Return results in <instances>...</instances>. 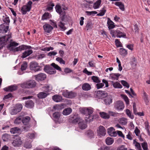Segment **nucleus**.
Returning <instances> with one entry per match:
<instances>
[{"label": "nucleus", "instance_id": "nucleus-1", "mask_svg": "<svg viewBox=\"0 0 150 150\" xmlns=\"http://www.w3.org/2000/svg\"><path fill=\"white\" fill-rule=\"evenodd\" d=\"M19 44L13 41L12 40H10V51L13 52L21 51L22 50L30 49L31 47L30 46H27L25 45H22L18 47H16Z\"/></svg>", "mask_w": 150, "mask_h": 150}, {"label": "nucleus", "instance_id": "nucleus-2", "mask_svg": "<svg viewBox=\"0 0 150 150\" xmlns=\"http://www.w3.org/2000/svg\"><path fill=\"white\" fill-rule=\"evenodd\" d=\"M3 21L4 23L0 25V33H6L8 30L9 19L8 17L6 16H4Z\"/></svg>", "mask_w": 150, "mask_h": 150}, {"label": "nucleus", "instance_id": "nucleus-3", "mask_svg": "<svg viewBox=\"0 0 150 150\" xmlns=\"http://www.w3.org/2000/svg\"><path fill=\"white\" fill-rule=\"evenodd\" d=\"M9 39V34L5 35L4 36L0 37V51L7 44Z\"/></svg>", "mask_w": 150, "mask_h": 150}, {"label": "nucleus", "instance_id": "nucleus-4", "mask_svg": "<svg viewBox=\"0 0 150 150\" xmlns=\"http://www.w3.org/2000/svg\"><path fill=\"white\" fill-rule=\"evenodd\" d=\"M36 85V83L35 81L30 80L24 82L21 85V87L24 88H33L35 87Z\"/></svg>", "mask_w": 150, "mask_h": 150}, {"label": "nucleus", "instance_id": "nucleus-5", "mask_svg": "<svg viewBox=\"0 0 150 150\" xmlns=\"http://www.w3.org/2000/svg\"><path fill=\"white\" fill-rule=\"evenodd\" d=\"M29 68L31 70L35 72L40 71L42 70L41 67L39 65L37 62L35 61H33L30 63Z\"/></svg>", "mask_w": 150, "mask_h": 150}, {"label": "nucleus", "instance_id": "nucleus-6", "mask_svg": "<svg viewBox=\"0 0 150 150\" xmlns=\"http://www.w3.org/2000/svg\"><path fill=\"white\" fill-rule=\"evenodd\" d=\"M33 3L32 1H29L26 5H24L22 7L21 11L23 15H25L26 14L27 11L29 12L30 11L32 8V4Z\"/></svg>", "mask_w": 150, "mask_h": 150}, {"label": "nucleus", "instance_id": "nucleus-7", "mask_svg": "<svg viewBox=\"0 0 150 150\" xmlns=\"http://www.w3.org/2000/svg\"><path fill=\"white\" fill-rule=\"evenodd\" d=\"M81 118L77 114H72L69 116V122L73 124H76L78 123Z\"/></svg>", "mask_w": 150, "mask_h": 150}, {"label": "nucleus", "instance_id": "nucleus-8", "mask_svg": "<svg viewBox=\"0 0 150 150\" xmlns=\"http://www.w3.org/2000/svg\"><path fill=\"white\" fill-rule=\"evenodd\" d=\"M110 34L112 35V37H115V35L116 34L117 36L119 38L121 37L126 38L125 33H122L118 30H110Z\"/></svg>", "mask_w": 150, "mask_h": 150}, {"label": "nucleus", "instance_id": "nucleus-9", "mask_svg": "<svg viewBox=\"0 0 150 150\" xmlns=\"http://www.w3.org/2000/svg\"><path fill=\"white\" fill-rule=\"evenodd\" d=\"M124 105L123 102L121 100H118L114 103V107L116 110H121L124 108Z\"/></svg>", "mask_w": 150, "mask_h": 150}, {"label": "nucleus", "instance_id": "nucleus-10", "mask_svg": "<svg viewBox=\"0 0 150 150\" xmlns=\"http://www.w3.org/2000/svg\"><path fill=\"white\" fill-rule=\"evenodd\" d=\"M44 71L50 74H54L56 73V71L55 69H54L51 66L49 65H46L44 67Z\"/></svg>", "mask_w": 150, "mask_h": 150}, {"label": "nucleus", "instance_id": "nucleus-11", "mask_svg": "<svg viewBox=\"0 0 150 150\" xmlns=\"http://www.w3.org/2000/svg\"><path fill=\"white\" fill-rule=\"evenodd\" d=\"M16 134L15 135L16 138L12 142L13 145L14 146H19L22 144V141L21 140V138L18 136H17Z\"/></svg>", "mask_w": 150, "mask_h": 150}, {"label": "nucleus", "instance_id": "nucleus-12", "mask_svg": "<svg viewBox=\"0 0 150 150\" xmlns=\"http://www.w3.org/2000/svg\"><path fill=\"white\" fill-rule=\"evenodd\" d=\"M97 96L99 99H102L105 97L107 96L108 93L105 91H95Z\"/></svg>", "mask_w": 150, "mask_h": 150}, {"label": "nucleus", "instance_id": "nucleus-13", "mask_svg": "<svg viewBox=\"0 0 150 150\" xmlns=\"http://www.w3.org/2000/svg\"><path fill=\"white\" fill-rule=\"evenodd\" d=\"M78 124L79 128L82 130L85 129L87 127L86 122L81 118L78 122Z\"/></svg>", "mask_w": 150, "mask_h": 150}, {"label": "nucleus", "instance_id": "nucleus-14", "mask_svg": "<svg viewBox=\"0 0 150 150\" xmlns=\"http://www.w3.org/2000/svg\"><path fill=\"white\" fill-rule=\"evenodd\" d=\"M88 117H86V121L87 122H91L94 119V116H91V115L93 112V111L92 108H88Z\"/></svg>", "mask_w": 150, "mask_h": 150}, {"label": "nucleus", "instance_id": "nucleus-15", "mask_svg": "<svg viewBox=\"0 0 150 150\" xmlns=\"http://www.w3.org/2000/svg\"><path fill=\"white\" fill-rule=\"evenodd\" d=\"M46 75L43 73H40L35 76V79L38 81H41L45 79L46 78Z\"/></svg>", "mask_w": 150, "mask_h": 150}, {"label": "nucleus", "instance_id": "nucleus-16", "mask_svg": "<svg viewBox=\"0 0 150 150\" xmlns=\"http://www.w3.org/2000/svg\"><path fill=\"white\" fill-rule=\"evenodd\" d=\"M97 132L98 134L100 136H104L106 134V129L105 128L102 126H100L99 127Z\"/></svg>", "mask_w": 150, "mask_h": 150}, {"label": "nucleus", "instance_id": "nucleus-17", "mask_svg": "<svg viewBox=\"0 0 150 150\" xmlns=\"http://www.w3.org/2000/svg\"><path fill=\"white\" fill-rule=\"evenodd\" d=\"M60 18L61 21L64 22H67L70 20V17L69 16L66 15V13L64 12L63 13L60 15Z\"/></svg>", "mask_w": 150, "mask_h": 150}, {"label": "nucleus", "instance_id": "nucleus-18", "mask_svg": "<svg viewBox=\"0 0 150 150\" xmlns=\"http://www.w3.org/2000/svg\"><path fill=\"white\" fill-rule=\"evenodd\" d=\"M108 134L111 136L116 137L117 135V133L115 131V129L112 127L108 129Z\"/></svg>", "mask_w": 150, "mask_h": 150}, {"label": "nucleus", "instance_id": "nucleus-19", "mask_svg": "<svg viewBox=\"0 0 150 150\" xmlns=\"http://www.w3.org/2000/svg\"><path fill=\"white\" fill-rule=\"evenodd\" d=\"M43 28L45 31L48 33H49L53 29V28L50 25L46 24L43 26Z\"/></svg>", "mask_w": 150, "mask_h": 150}, {"label": "nucleus", "instance_id": "nucleus-20", "mask_svg": "<svg viewBox=\"0 0 150 150\" xmlns=\"http://www.w3.org/2000/svg\"><path fill=\"white\" fill-rule=\"evenodd\" d=\"M104 100V102L106 105H109L112 102V97L111 95H107V96L105 97Z\"/></svg>", "mask_w": 150, "mask_h": 150}, {"label": "nucleus", "instance_id": "nucleus-21", "mask_svg": "<svg viewBox=\"0 0 150 150\" xmlns=\"http://www.w3.org/2000/svg\"><path fill=\"white\" fill-rule=\"evenodd\" d=\"M33 52V51L32 50H25L23 53L21 57L22 58H25L31 54Z\"/></svg>", "mask_w": 150, "mask_h": 150}, {"label": "nucleus", "instance_id": "nucleus-22", "mask_svg": "<svg viewBox=\"0 0 150 150\" xmlns=\"http://www.w3.org/2000/svg\"><path fill=\"white\" fill-rule=\"evenodd\" d=\"M25 107L29 108H32L34 105V103L31 100L25 102Z\"/></svg>", "mask_w": 150, "mask_h": 150}, {"label": "nucleus", "instance_id": "nucleus-23", "mask_svg": "<svg viewBox=\"0 0 150 150\" xmlns=\"http://www.w3.org/2000/svg\"><path fill=\"white\" fill-rule=\"evenodd\" d=\"M107 23L108 26V28L109 30L113 29L115 27L114 22H112L109 18H108V21Z\"/></svg>", "mask_w": 150, "mask_h": 150}, {"label": "nucleus", "instance_id": "nucleus-24", "mask_svg": "<svg viewBox=\"0 0 150 150\" xmlns=\"http://www.w3.org/2000/svg\"><path fill=\"white\" fill-rule=\"evenodd\" d=\"M55 9L56 11L60 15L65 12L64 11H62L61 6L59 4H57L55 6Z\"/></svg>", "mask_w": 150, "mask_h": 150}, {"label": "nucleus", "instance_id": "nucleus-25", "mask_svg": "<svg viewBox=\"0 0 150 150\" xmlns=\"http://www.w3.org/2000/svg\"><path fill=\"white\" fill-rule=\"evenodd\" d=\"M72 112V110L71 108H67L63 110L62 113L64 115H67L70 114Z\"/></svg>", "mask_w": 150, "mask_h": 150}, {"label": "nucleus", "instance_id": "nucleus-26", "mask_svg": "<svg viewBox=\"0 0 150 150\" xmlns=\"http://www.w3.org/2000/svg\"><path fill=\"white\" fill-rule=\"evenodd\" d=\"M52 98L54 101L58 102L62 101V96L58 95H55L52 96Z\"/></svg>", "mask_w": 150, "mask_h": 150}, {"label": "nucleus", "instance_id": "nucleus-27", "mask_svg": "<svg viewBox=\"0 0 150 150\" xmlns=\"http://www.w3.org/2000/svg\"><path fill=\"white\" fill-rule=\"evenodd\" d=\"M48 94L44 92H40L38 94L37 96L40 99H42L46 98Z\"/></svg>", "mask_w": 150, "mask_h": 150}, {"label": "nucleus", "instance_id": "nucleus-28", "mask_svg": "<svg viewBox=\"0 0 150 150\" xmlns=\"http://www.w3.org/2000/svg\"><path fill=\"white\" fill-rule=\"evenodd\" d=\"M82 88L84 91H88L91 89V86L88 83H85L82 85Z\"/></svg>", "mask_w": 150, "mask_h": 150}, {"label": "nucleus", "instance_id": "nucleus-29", "mask_svg": "<svg viewBox=\"0 0 150 150\" xmlns=\"http://www.w3.org/2000/svg\"><path fill=\"white\" fill-rule=\"evenodd\" d=\"M30 120V118L29 117L26 116L25 117H23L22 122L24 125H27L28 124Z\"/></svg>", "mask_w": 150, "mask_h": 150}, {"label": "nucleus", "instance_id": "nucleus-30", "mask_svg": "<svg viewBox=\"0 0 150 150\" xmlns=\"http://www.w3.org/2000/svg\"><path fill=\"white\" fill-rule=\"evenodd\" d=\"M115 5L119 6V8L122 11H124L125 10V7L124 4L122 2L120 1L115 2Z\"/></svg>", "mask_w": 150, "mask_h": 150}, {"label": "nucleus", "instance_id": "nucleus-31", "mask_svg": "<svg viewBox=\"0 0 150 150\" xmlns=\"http://www.w3.org/2000/svg\"><path fill=\"white\" fill-rule=\"evenodd\" d=\"M86 134L87 136L91 139L94 137V132L91 130H88L86 132Z\"/></svg>", "mask_w": 150, "mask_h": 150}, {"label": "nucleus", "instance_id": "nucleus-32", "mask_svg": "<svg viewBox=\"0 0 150 150\" xmlns=\"http://www.w3.org/2000/svg\"><path fill=\"white\" fill-rule=\"evenodd\" d=\"M121 76V74L119 73L112 74H110V76L113 80H118L119 76Z\"/></svg>", "mask_w": 150, "mask_h": 150}, {"label": "nucleus", "instance_id": "nucleus-33", "mask_svg": "<svg viewBox=\"0 0 150 150\" xmlns=\"http://www.w3.org/2000/svg\"><path fill=\"white\" fill-rule=\"evenodd\" d=\"M20 131V129L19 128L17 127H14L12 128L11 129L10 132L11 133L13 134L16 133H17L18 134L19 133Z\"/></svg>", "mask_w": 150, "mask_h": 150}, {"label": "nucleus", "instance_id": "nucleus-34", "mask_svg": "<svg viewBox=\"0 0 150 150\" xmlns=\"http://www.w3.org/2000/svg\"><path fill=\"white\" fill-rule=\"evenodd\" d=\"M14 107L18 112H20L23 108V105L21 104H17L15 105Z\"/></svg>", "mask_w": 150, "mask_h": 150}, {"label": "nucleus", "instance_id": "nucleus-35", "mask_svg": "<svg viewBox=\"0 0 150 150\" xmlns=\"http://www.w3.org/2000/svg\"><path fill=\"white\" fill-rule=\"evenodd\" d=\"M100 114L101 117L103 119H107L110 118L109 115L108 113L104 112H100Z\"/></svg>", "mask_w": 150, "mask_h": 150}, {"label": "nucleus", "instance_id": "nucleus-36", "mask_svg": "<svg viewBox=\"0 0 150 150\" xmlns=\"http://www.w3.org/2000/svg\"><path fill=\"white\" fill-rule=\"evenodd\" d=\"M119 52L120 54L123 56H125L127 54V50L125 49L120 48V49Z\"/></svg>", "mask_w": 150, "mask_h": 150}, {"label": "nucleus", "instance_id": "nucleus-37", "mask_svg": "<svg viewBox=\"0 0 150 150\" xmlns=\"http://www.w3.org/2000/svg\"><path fill=\"white\" fill-rule=\"evenodd\" d=\"M60 112H56L53 113L52 116L54 118L58 120L60 117Z\"/></svg>", "mask_w": 150, "mask_h": 150}, {"label": "nucleus", "instance_id": "nucleus-38", "mask_svg": "<svg viewBox=\"0 0 150 150\" xmlns=\"http://www.w3.org/2000/svg\"><path fill=\"white\" fill-rule=\"evenodd\" d=\"M23 117V116H20L17 117L15 120V124H19L22 122V120Z\"/></svg>", "mask_w": 150, "mask_h": 150}, {"label": "nucleus", "instance_id": "nucleus-39", "mask_svg": "<svg viewBox=\"0 0 150 150\" xmlns=\"http://www.w3.org/2000/svg\"><path fill=\"white\" fill-rule=\"evenodd\" d=\"M76 96V94L72 91H69L68 94L67 98H72L75 97Z\"/></svg>", "mask_w": 150, "mask_h": 150}, {"label": "nucleus", "instance_id": "nucleus-40", "mask_svg": "<svg viewBox=\"0 0 150 150\" xmlns=\"http://www.w3.org/2000/svg\"><path fill=\"white\" fill-rule=\"evenodd\" d=\"M112 82L113 83V87L115 88H121L122 87V85L117 82L114 83V82L112 81Z\"/></svg>", "mask_w": 150, "mask_h": 150}, {"label": "nucleus", "instance_id": "nucleus-41", "mask_svg": "<svg viewBox=\"0 0 150 150\" xmlns=\"http://www.w3.org/2000/svg\"><path fill=\"white\" fill-rule=\"evenodd\" d=\"M105 142L107 145H110L113 143L114 140L112 138L108 137L106 139Z\"/></svg>", "mask_w": 150, "mask_h": 150}, {"label": "nucleus", "instance_id": "nucleus-42", "mask_svg": "<svg viewBox=\"0 0 150 150\" xmlns=\"http://www.w3.org/2000/svg\"><path fill=\"white\" fill-rule=\"evenodd\" d=\"M93 27V25L91 21H89L87 22L86 27L87 28V30H91Z\"/></svg>", "mask_w": 150, "mask_h": 150}, {"label": "nucleus", "instance_id": "nucleus-43", "mask_svg": "<svg viewBox=\"0 0 150 150\" xmlns=\"http://www.w3.org/2000/svg\"><path fill=\"white\" fill-rule=\"evenodd\" d=\"M101 3V0H98L94 4L93 8L94 9L98 8L100 6Z\"/></svg>", "mask_w": 150, "mask_h": 150}, {"label": "nucleus", "instance_id": "nucleus-44", "mask_svg": "<svg viewBox=\"0 0 150 150\" xmlns=\"http://www.w3.org/2000/svg\"><path fill=\"white\" fill-rule=\"evenodd\" d=\"M9 138V135L7 134H3L2 137V139L4 142L8 141Z\"/></svg>", "mask_w": 150, "mask_h": 150}, {"label": "nucleus", "instance_id": "nucleus-45", "mask_svg": "<svg viewBox=\"0 0 150 150\" xmlns=\"http://www.w3.org/2000/svg\"><path fill=\"white\" fill-rule=\"evenodd\" d=\"M144 96L143 97V99L146 105L149 104V101L148 100V97L146 93L145 92H144Z\"/></svg>", "mask_w": 150, "mask_h": 150}, {"label": "nucleus", "instance_id": "nucleus-46", "mask_svg": "<svg viewBox=\"0 0 150 150\" xmlns=\"http://www.w3.org/2000/svg\"><path fill=\"white\" fill-rule=\"evenodd\" d=\"M32 141H30L29 142L26 140V142L24 144V147L26 148H30L32 147V145L31 144V142Z\"/></svg>", "mask_w": 150, "mask_h": 150}, {"label": "nucleus", "instance_id": "nucleus-47", "mask_svg": "<svg viewBox=\"0 0 150 150\" xmlns=\"http://www.w3.org/2000/svg\"><path fill=\"white\" fill-rule=\"evenodd\" d=\"M88 108H83L81 110L82 113L88 116Z\"/></svg>", "mask_w": 150, "mask_h": 150}, {"label": "nucleus", "instance_id": "nucleus-48", "mask_svg": "<svg viewBox=\"0 0 150 150\" xmlns=\"http://www.w3.org/2000/svg\"><path fill=\"white\" fill-rule=\"evenodd\" d=\"M120 123L122 125H125L127 123V119L125 118H122L120 119Z\"/></svg>", "mask_w": 150, "mask_h": 150}, {"label": "nucleus", "instance_id": "nucleus-49", "mask_svg": "<svg viewBox=\"0 0 150 150\" xmlns=\"http://www.w3.org/2000/svg\"><path fill=\"white\" fill-rule=\"evenodd\" d=\"M51 66L52 67L54 68V69H56L57 70H58L60 71H62V69L59 66L57 65L56 64L54 63H52L51 64Z\"/></svg>", "mask_w": 150, "mask_h": 150}, {"label": "nucleus", "instance_id": "nucleus-50", "mask_svg": "<svg viewBox=\"0 0 150 150\" xmlns=\"http://www.w3.org/2000/svg\"><path fill=\"white\" fill-rule=\"evenodd\" d=\"M49 18V13L48 12L45 13L42 17V20H45Z\"/></svg>", "mask_w": 150, "mask_h": 150}, {"label": "nucleus", "instance_id": "nucleus-51", "mask_svg": "<svg viewBox=\"0 0 150 150\" xmlns=\"http://www.w3.org/2000/svg\"><path fill=\"white\" fill-rule=\"evenodd\" d=\"M106 11V10L104 7L102 8V9L100 10V13L97 14V15L98 16H103L104 15Z\"/></svg>", "mask_w": 150, "mask_h": 150}, {"label": "nucleus", "instance_id": "nucleus-52", "mask_svg": "<svg viewBox=\"0 0 150 150\" xmlns=\"http://www.w3.org/2000/svg\"><path fill=\"white\" fill-rule=\"evenodd\" d=\"M141 145L144 150H148V144L146 141L144 142L143 143H142Z\"/></svg>", "mask_w": 150, "mask_h": 150}, {"label": "nucleus", "instance_id": "nucleus-53", "mask_svg": "<svg viewBox=\"0 0 150 150\" xmlns=\"http://www.w3.org/2000/svg\"><path fill=\"white\" fill-rule=\"evenodd\" d=\"M91 79L93 82L96 83H99L100 82L99 78L96 76H93L91 77Z\"/></svg>", "mask_w": 150, "mask_h": 150}, {"label": "nucleus", "instance_id": "nucleus-54", "mask_svg": "<svg viewBox=\"0 0 150 150\" xmlns=\"http://www.w3.org/2000/svg\"><path fill=\"white\" fill-rule=\"evenodd\" d=\"M35 134L33 133H28L27 135V137L29 139H32L35 138Z\"/></svg>", "mask_w": 150, "mask_h": 150}, {"label": "nucleus", "instance_id": "nucleus-55", "mask_svg": "<svg viewBox=\"0 0 150 150\" xmlns=\"http://www.w3.org/2000/svg\"><path fill=\"white\" fill-rule=\"evenodd\" d=\"M27 67V63L26 62H24L21 65V70L22 71L26 69Z\"/></svg>", "mask_w": 150, "mask_h": 150}, {"label": "nucleus", "instance_id": "nucleus-56", "mask_svg": "<svg viewBox=\"0 0 150 150\" xmlns=\"http://www.w3.org/2000/svg\"><path fill=\"white\" fill-rule=\"evenodd\" d=\"M126 113L127 115L131 119H133L134 118L133 115H132L131 112L128 109L126 110Z\"/></svg>", "mask_w": 150, "mask_h": 150}, {"label": "nucleus", "instance_id": "nucleus-57", "mask_svg": "<svg viewBox=\"0 0 150 150\" xmlns=\"http://www.w3.org/2000/svg\"><path fill=\"white\" fill-rule=\"evenodd\" d=\"M145 129L146 130H147V132L148 133V134L149 135H150V132L149 130V123L147 122H145Z\"/></svg>", "mask_w": 150, "mask_h": 150}, {"label": "nucleus", "instance_id": "nucleus-58", "mask_svg": "<svg viewBox=\"0 0 150 150\" xmlns=\"http://www.w3.org/2000/svg\"><path fill=\"white\" fill-rule=\"evenodd\" d=\"M122 97L124 99L127 104H129V99L125 95L122 94L121 95Z\"/></svg>", "mask_w": 150, "mask_h": 150}, {"label": "nucleus", "instance_id": "nucleus-59", "mask_svg": "<svg viewBox=\"0 0 150 150\" xmlns=\"http://www.w3.org/2000/svg\"><path fill=\"white\" fill-rule=\"evenodd\" d=\"M115 43L117 47H122V45L118 39H116L115 40Z\"/></svg>", "mask_w": 150, "mask_h": 150}, {"label": "nucleus", "instance_id": "nucleus-60", "mask_svg": "<svg viewBox=\"0 0 150 150\" xmlns=\"http://www.w3.org/2000/svg\"><path fill=\"white\" fill-rule=\"evenodd\" d=\"M56 60L59 62V63L61 64H65V62L64 61L62 58L58 57L56 58Z\"/></svg>", "mask_w": 150, "mask_h": 150}, {"label": "nucleus", "instance_id": "nucleus-61", "mask_svg": "<svg viewBox=\"0 0 150 150\" xmlns=\"http://www.w3.org/2000/svg\"><path fill=\"white\" fill-rule=\"evenodd\" d=\"M122 84L125 86L127 88H128L129 87V83L126 81L124 80H121V81Z\"/></svg>", "mask_w": 150, "mask_h": 150}, {"label": "nucleus", "instance_id": "nucleus-62", "mask_svg": "<svg viewBox=\"0 0 150 150\" xmlns=\"http://www.w3.org/2000/svg\"><path fill=\"white\" fill-rule=\"evenodd\" d=\"M86 13L88 16H91V15L94 16V14H97V12L95 11H86Z\"/></svg>", "mask_w": 150, "mask_h": 150}, {"label": "nucleus", "instance_id": "nucleus-63", "mask_svg": "<svg viewBox=\"0 0 150 150\" xmlns=\"http://www.w3.org/2000/svg\"><path fill=\"white\" fill-rule=\"evenodd\" d=\"M54 6V4L53 3H50L47 7V9L48 11H51L53 9V7Z\"/></svg>", "mask_w": 150, "mask_h": 150}, {"label": "nucleus", "instance_id": "nucleus-64", "mask_svg": "<svg viewBox=\"0 0 150 150\" xmlns=\"http://www.w3.org/2000/svg\"><path fill=\"white\" fill-rule=\"evenodd\" d=\"M64 24L62 22L59 23V26L62 30L63 31H64L66 29V28L64 26Z\"/></svg>", "mask_w": 150, "mask_h": 150}]
</instances>
